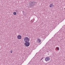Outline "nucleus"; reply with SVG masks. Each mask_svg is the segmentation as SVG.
Returning <instances> with one entry per match:
<instances>
[{
  "label": "nucleus",
  "instance_id": "0eeeda50",
  "mask_svg": "<svg viewBox=\"0 0 65 65\" xmlns=\"http://www.w3.org/2000/svg\"><path fill=\"white\" fill-rule=\"evenodd\" d=\"M56 48L57 50V51H59V47H56Z\"/></svg>",
  "mask_w": 65,
  "mask_h": 65
},
{
  "label": "nucleus",
  "instance_id": "f8f14e48",
  "mask_svg": "<svg viewBox=\"0 0 65 65\" xmlns=\"http://www.w3.org/2000/svg\"><path fill=\"white\" fill-rule=\"evenodd\" d=\"M64 9H65V8H64Z\"/></svg>",
  "mask_w": 65,
  "mask_h": 65
},
{
  "label": "nucleus",
  "instance_id": "39448f33",
  "mask_svg": "<svg viewBox=\"0 0 65 65\" xmlns=\"http://www.w3.org/2000/svg\"><path fill=\"white\" fill-rule=\"evenodd\" d=\"M53 5V4H51L50 5V7H52V6H54V5Z\"/></svg>",
  "mask_w": 65,
  "mask_h": 65
},
{
  "label": "nucleus",
  "instance_id": "9b49d317",
  "mask_svg": "<svg viewBox=\"0 0 65 65\" xmlns=\"http://www.w3.org/2000/svg\"><path fill=\"white\" fill-rule=\"evenodd\" d=\"M12 51H11V53H12Z\"/></svg>",
  "mask_w": 65,
  "mask_h": 65
},
{
  "label": "nucleus",
  "instance_id": "f257e3e1",
  "mask_svg": "<svg viewBox=\"0 0 65 65\" xmlns=\"http://www.w3.org/2000/svg\"><path fill=\"white\" fill-rule=\"evenodd\" d=\"M24 42H25V45L27 47H28L30 45V43L29 42V38L28 37H25L24 38Z\"/></svg>",
  "mask_w": 65,
  "mask_h": 65
},
{
  "label": "nucleus",
  "instance_id": "9d476101",
  "mask_svg": "<svg viewBox=\"0 0 65 65\" xmlns=\"http://www.w3.org/2000/svg\"><path fill=\"white\" fill-rule=\"evenodd\" d=\"M16 12H18V10H16Z\"/></svg>",
  "mask_w": 65,
  "mask_h": 65
},
{
  "label": "nucleus",
  "instance_id": "ddd939ff",
  "mask_svg": "<svg viewBox=\"0 0 65 65\" xmlns=\"http://www.w3.org/2000/svg\"><path fill=\"white\" fill-rule=\"evenodd\" d=\"M11 51H12V50H11Z\"/></svg>",
  "mask_w": 65,
  "mask_h": 65
},
{
  "label": "nucleus",
  "instance_id": "7ed1b4c3",
  "mask_svg": "<svg viewBox=\"0 0 65 65\" xmlns=\"http://www.w3.org/2000/svg\"><path fill=\"white\" fill-rule=\"evenodd\" d=\"M50 58L49 57H46L45 59V60L46 62L50 61Z\"/></svg>",
  "mask_w": 65,
  "mask_h": 65
},
{
  "label": "nucleus",
  "instance_id": "423d86ee",
  "mask_svg": "<svg viewBox=\"0 0 65 65\" xmlns=\"http://www.w3.org/2000/svg\"><path fill=\"white\" fill-rule=\"evenodd\" d=\"M13 14L14 15H16V14H17V12H14Z\"/></svg>",
  "mask_w": 65,
  "mask_h": 65
},
{
  "label": "nucleus",
  "instance_id": "1a4fd4ad",
  "mask_svg": "<svg viewBox=\"0 0 65 65\" xmlns=\"http://www.w3.org/2000/svg\"><path fill=\"white\" fill-rule=\"evenodd\" d=\"M43 58H42V59H41V60H42V59H43Z\"/></svg>",
  "mask_w": 65,
  "mask_h": 65
},
{
  "label": "nucleus",
  "instance_id": "6e6552de",
  "mask_svg": "<svg viewBox=\"0 0 65 65\" xmlns=\"http://www.w3.org/2000/svg\"><path fill=\"white\" fill-rule=\"evenodd\" d=\"M38 40L39 42H40V41H40V39H38Z\"/></svg>",
  "mask_w": 65,
  "mask_h": 65
},
{
  "label": "nucleus",
  "instance_id": "f03ea898",
  "mask_svg": "<svg viewBox=\"0 0 65 65\" xmlns=\"http://www.w3.org/2000/svg\"><path fill=\"white\" fill-rule=\"evenodd\" d=\"M36 2H30V6H29L30 7H33L35 4H36Z\"/></svg>",
  "mask_w": 65,
  "mask_h": 65
},
{
  "label": "nucleus",
  "instance_id": "20e7f679",
  "mask_svg": "<svg viewBox=\"0 0 65 65\" xmlns=\"http://www.w3.org/2000/svg\"><path fill=\"white\" fill-rule=\"evenodd\" d=\"M17 38L18 39H21L22 38V36L20 35H18L17 36Z\"/></svg>",
  "mask_w": 65,
  "mask_h": 65
}]
</instances>
